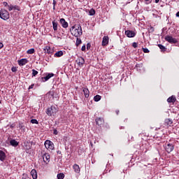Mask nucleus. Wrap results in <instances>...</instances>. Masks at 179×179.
Returning a JSON list of instances; mask_svg holds the SVG:
<instances>
[{
  "label": "nucleus",
  "mask_w": 179,
  "mask_h": 179,
  "mask_svg": "<svg viewBox=\"0 0 179 179\" xmlns=\"http://www.w3.org/2000/svg\"><path fill=\"white\" fill-rule=\"evenodd\" d=\"M70 31L74 37H80L83 32L82 31V27L80 24L74 25L70 29Z\"/></svg>",
  "instance_id": "obj_1"
},
{
  "label": "nucleus",
  "mask_w": 179,
  "mask_h": 179,
  "mask_svg": "<svg viewBox=\"0 0 179 179\" xmlns=\"http://www.w3.org/2000/svg\"><path fill=\"white\" fill-rule=\"evenodd\" d=\"M58 113V107L52 106L50 108H48L46 114L50 117H55Z\"/></svg>",
  "instance_id": "obj_2"
},
{
  "label": "nucleus",
  "mask_w": 179,
  "mask_h": 179,
  "mask_svg": "<svg viewBox=\"0 0 179 179\" xmlns=\"http://www.w3.org/2000/svg\"><path fill=\"white\" fill-rule=\"evenodd\" d=\"M10 17L9 12L5 9L0 10V18L3 20H8Z\"/></svg>",
  "instance_id": "obj_3"
},
{
  "label": "nucleus",
  "mask_w": 179,
  "mask_h": 179,
  "mask_svg": "<svg viewBox=\"0 0 179 179\" xmlns=\"http://www.w3.org/2000/svg\"><path fill=\"white\" fill-rule=\"evenodd\" d=\"M164 40L170 44H177L178 43V41L176 38H173V36L169 35L165 36Z\"/></svg>",
  "instance_id": "obj_4"
},
{
  "label": "nucleus",
  "mask_w": 179,
  "mask_h": 179,
  "mask_svg": "<svg viewBox=\"0 0 179 179\" xmlns=\"http://www.w3.org/2000/svg\"><path fill=\"white\" fill-rule=\"evenodd\" d=\"M45 147L46 149H54V144L49 140L45 141Z\"/></svg>",
  "instance_id": "obj_5"
},
{
  "label": "nucleus",
  "mask_w": 179,
  "mask_h": 179,
  "mask_svg": "<svg viewBox=\"0 0 179 179\" xmlns=\"http://www.w3.org/2000/svg\"><path fill=\"white\" fill-rule=\"evenodd\" d=\"M165 150L167 153H171L174 150V145L173 144L168 143L165 147Z\"/></svg>",
  "instance_id": "obj_6"
},
{
  "label": "nucleus",
  "mask_w": 179,
  "mask_h": 179,
  "mask_svg": "<svg viewBox=\"0 0 179 179\" xmlns=\"http://www.w3.org/2000/svg\"><path fill=\"white\" fill-rule=\"evenodd\" d=\"M76 62L78 64V66H83V65H85V59L82 57H78L76 60Z\"/></svg>",
  "instance_id": "obj_7"
},
{
  "label": "nucleus",
  "mask_w": 179,
  "mask_h": 179,
  "mask_svg": "<svg viewBox=\"0 0 179 179\" xmlns=\"http://www.w3.org/2000/svg\"><path fill=\"white\" fill-rule=\"evenodd\" d=\"M43 159L44 163H46V164H48V163H50V154L45 153L43 155Z\"/></svg>",
  "instance_id": "obj_8"
},
{
  "label": "nucleus",
  "mask_w": 179,
  "mask_h": 179,
  "mask_svg": "<svg viewBox=\"0 0 179 179\" xmlns=\"http://www.w3.org/2000/svg\"><path fill=\"white\" fill-rule=\"evenodd\" d=\"M125 34L127 35V37L132 38V37H135L136 34H135L134 31L127 30V31H125Z\"/></svg>",
  "instance_id": "obj_9"
},
{
  "label": "nucleus",
  "mask_w": 179,
  "mask_h": 179,
  "mask_svg": "<svg viewBox=\"0 0 179 179\" xmlns=\"http://www.w3.org/2000/svg\"><path fill=\"white\" fill-rule=\"evenodd\" d=\"M52 76H54V73H48L46 75V76L42 77L41 79H42L43 82H47V80H48L49 79H51V78H52Z\"/></svg>",
  "instance_id": "obj_10"
},
{
  "label": "nucleus",
  "mask_w": 179,
  "mask_h": 179,
  "mask_svg": "<svg viewBox=\"0 0 179 179\" xmlns=\"http://www.w3.org/2000/svg\"><path fill=\"white\" fill-rule=\"evenodd\" d=\"M108 36H105L103 37V40H102V46L103 47H106V45H108Z\"/></svg>",
  "instance_id": "obj_11"
},
{
  "label": "nucleus",
  "mask_w": 179,
  "mask_h": 179,
  "mask_svg": "<svg viewBox=\"0 0 179 179\" xmlns=\"http://www.w3.org/2000/svg\"><path fill=\"white\" fill-rule=\"evenodd\" d=\"M27 62H29V60H27V59H21L18 60V65H20V66H24V65H26Z\"/></svg>",
  "instance_id": "obj_12"
},
{
  "label": "nucleus",
  "mask_w": 179,
  "mask_h": 179,
  "mask_svg": "<svg viewBox=\"0 0 179 179\" xmlns=\"http://www.w3.org/2000/svg\"><path fill=\"white\" fill-rule=\"evenodd\" d=\"M60 23L64 29H66L69 26L68 22L64 18L60 19Z\"/></svg>",
  "instance_id": "obj_13"
},
{
  "label": "nucleus",
  "mask_w": 179,
  "mask_h": 179,
  "mask_svg": "<svg viewBox=\"0 0 179 179\" xmlns=\"http://www.w3.org/2000/svg\"><path fill=\"white\" fill-rule=\"evenodd\" d=\"M95 122L96 125H99L100 127L101 125H103V124H104V120L101 117H98L95 119Z\"/></svg>",
  "instance_id": "obj_14"
},
{
  "label": "nucleus",
  "mask_w": 179,
  "mask_h": 179,
  "mask_svg": "<svg viewBox=\"0 0 179 179\" xmlns=\"http://www.w3.org/2000/svg\"><path fill=\"white\" fill-rule=\"evenodd\" d=\"M83 92L84 93L85 99H88L89 94L90 93V92L89 91V89L85 88V87H83Z\"/></svg>",
  "instance_id": "obj_15"
},
{
  "label": "nucleus",
  "mask_w": 179,
  "mask_h": 179,
  "mask_svg": "<svg viewBox=\"0 0 179 179\" xmlns=\"http://www.w3.org/2000/svg\"><path fill=\"white\" fill-rule=\"evenodd\" d=\"M176 101H177V99L176 98V96H174V95H172L167 99L168 103H176Z\"/></svg>",
  "instance_id": "obj_16"
},
{
  "label": "nucleus",
  "mask_w": 179,
  "mask_h": 179,
  "mask_svg": "<svg viewBox=\"0 0 179 179\" xmlns=\"http://www.w3.org/2000/svg\"><path fill=\"white\" fill-rule=\"evenodd\" d=\"M165 125H166V127H171V125H173V120L169 118V119H166L165 120Z\"/></svg>",
  "instance_id": "obj_17"
},
{
  "label": "nucleus",
  "mask_w": 179,
  "mask_h": 179,
  "mask_svg": "<svg viewBox=\"0 0 179 179\" xmlns=\"http://www.w3.org/2000/svg\"><path fill=\"white\" fill-rule=\"evenodd\" d=\"M6 157V155L2 150H0V160L1 162H3Z\"/></svg>",
  "instance_id": "obj_18"
},
{
  "label": "nucleus",
  "mask_w": 179,
  "mask_h": 179,
  "mask_svg": "<svg viewBox=\"0 0 179 179\" xmlns=\"http://www.w3.org/2000/svg\"><path fill=\"white\" fill-rule=\"evenodd\" d=\"M31 176L33 179H37V171H36V169H32L31 171Z\"/></svg>",
  "instance_id": "obj_19"
},
{
  "label": "nucleus",
  "mask_w": 179,
  "mask_h": 179,
  "mask_svg": "<svg viewBox=\"0 0 179 179\" xmlns=\"http://www.w3.org/2000/svg\"><path fill=\"white\" fill-rule=\"evenodd\" d=\"M10 145H11V146H14V148H16V146L19 145V143L16 140L13 139L10 141Z\"/></svg>",
  "instance_id": "obj_20"
},
{
  "label": "nucleus",
  "mask_w": 179,
  "mask_h": 179,
  "mask_svg": "<svg viewBox=\"0 0 179 179\" xmlns=\"http://www.w3.org/2000/svg\"><path fill=\"white\" fill-rule=\"evenodd\" d=\"M73 169L75 173H80V168L79 167V165H78L76 164H74L73 166Z\"/></svg>",
  "instance_id": "obj_21"
},
{
  "label": "nucleus",
  "mask_w": 179,
  "mask_h": 179,
  "mask_svg": "<svg viewBox=\"0 0 179 179\" xmlns=\"http://www.w3.org/2000/svg\"><path fill=\"white\" fill-rule=\"evenodd\" d=\"M52 26H53V29L55 31H57L58 30V22L55 21H52Z\"/></svg>",
  "instance_id": "obj_22"
},
{
  "label": "nucleus",
  "mask_w": 179,
  "mask_h": 179,
  "mask_svg": "<svg viewBox=\"0 0 179 179\" xmlns=\"http://www.w3.org/2000/svg\"><path fill=\"white\" fill-rule=\"evenodd\" d=\"M62 55H64V52H62V50H59L55 54V57H62Z\"/></svg>",
  "instance_id": "obj_23"
},
{
  "label": "nucleus",
  "mask_w": 179,
  "mask_h": 179,
  "mask_svg": "<svg viewBox=\"0 0 179 179\" xmlns=\"http://www.w3.org/2000/svg\"><path fill=\"white\" fill-rule=\"evenodd\" d=\"M44 51L47 54H51V48L50 46H45V48H44Z\"/></svg>",
  "instance_id": "obj_24"
},
{
  "label": "nucleus",
  "mask_w": 179,
  "mask_h": 179,
  "mask_svg": "<svg viewBox=\"0 0 179 179\" xmlns=\"http://www.w3.org/2000/svg\"><path fill=\"white\" fill-rule=\"evenodd\" d=\"M89 15H90V16H94V15H96V10L92 8L89 11Z\"/></svg>",
  "instance_id": "obj_25"
},
{
  "label": "nucleus",
  "mask_w": 179,
  "mask_h": 179,
  "mask_svg": "<svg viewBox=\"0 0 179 179\" xmlns=\"http://www.w3.org/2000/svg\"><path fill=\"white\" fill-rule=\"evenodd\" d=\"M94 101H100L101 100V96L100 95H96L94 97Z\"/></svg>",
  "instance_id": "obj_26"
},
{
  "label": "nucleus",
  "mask_w": 179,
  "mask_h": 179,
  "mask_svg": "<svg viewBox=\"0 0 179 179\" xmlns=\"http://www.w3.org/2000/svg\"><path fill=\"white\" fill-rule=\"evenodd\" d=\"M158 47H159V48H160V50H162V51H166V50H167L166 48V47H164L163 45H162V44H159L158 45Z\"/></svg>",
  "instance_id": "obj_27"
},
{
  "label": "nucleus",
  "mask_w": 179,
  "mask_h": 179,
  "mask_svg": "<svg viewBox=\"0 0 179 179\" xmlns=\"http://www.w3.org/2000/svg\"><path fill=\"white\" fill-rule=\"evenodd\" d=\"M76 44L77 45V47H78V45H80V44H82V39L77 37Z\"/></svg>",
  "instance_id": "obj_28"
},
{
  "label": "nucleus",
  "mask_w": 179,
  "mask_h": 179,
  "mask_svg": "<svg viewBox=\"0 0 179 179\" xmlns=\"http://www.w3.org/2000/svg\"><path fill=\"white\" fill-rule=\"evenodd\" d=\"M58 179H63L65 178V175L64 173H59L57 174Z\"/></svg>",
  "instance_id": "obj_29"
},
{
  "label": "nucleus",
  "mask_w": 179,
  "mask_h": 179,
  "mask_svg": "<svg viewBox=\"0 0 179 179\" xmlns=\"http://www.w3.org/2000/svg\"><path fill=\"white\" fill-rule=\"evenodd\" d=\"M34 48H31L27 51V54H34Z\"/></svg>",
  "instance_id": "obj_30"
},
{
  "label": "nucleus",
  "mask_w": 179,
  "mask_h": 179,
  "mask_svg": "<svg viewBox=\"0 0 179 179\" xmlns=\"http://www.w3.org/2000/svg\"><path fill=\"white\" fill-rule=\"evenodd\" d=\"M142 50H143V52H145V53H146V54L150 52V51L149 50V49H148V48H143Z\"/></svg>",
  "instance_id": "obj_31"
},
{
  "label": "nucleus",
  "mask_w": 179,
  "mask_h": 179,
  "mask_svg": "<svg viewBox=\"0 0 179 179\" xmlns=\"http://www.w3.org/2000/svg\"><path fill=\"white\" fill-rule=\"evenodd\" d=\"M38 74V71H37L34 69L32 70V76H36Z\"/></svg>",
  "instance_id": "obj_32"
},
{
  "label": "nucleus",
  "mask_w": 179,
  "mask_h": 179,
  "mask_svg": "<svg viewBox=\"0 0 179 179\" xmlns=\"http://www.w3.org/2000/svg\"><path fill=\"white\" fill-rule=\"evenodd\" d=\"M13 5L10 4V6L8 5V10L9 12H10L11 10H13L14 8H13Z\"/></svg>",
  "instance_id": "obj_33"
},
{
  "label": "nucleus",
  "mask_w": 179,
  "mask_h": 179,
  "mask_svg": "<svg viewBox=\"0 0 179 179\" xmlns=\"http://www.w3.org/2000/svg\"><path fill=\"white\" fill-rule=\"evenodd\" d=\"M31 124H38V121H37L36 119L31 120Z\"/></svg>",
  "instance_id": "obj_34"
},
{
  "label": "nucleus",
  "mask_w": 179,
  "mask_h": 179,
  "mask_svg": "<svg viewBox=\"0 0 179 179\" xmlns=\"http://www.w3.org/2000/svg\"><path fill=\"white\" fill-rule=\"evenodd\" d=\"M14 10H20V7L19 6H13Z\"/></svg>",
  "instance_id": "obj_35"
},
{
  "label": "nucleus",
  "mask_w": 179,
  "mask_h": 179,
  "mask_svg": "<svg viewBox=\"0 0 179 179\" xmlns=\"http://www.w3.org/2000/svg\"><path fill=\"white\" fill-rule=\"evenodd\" d=\"M132 47H134V48H138V43L136 42H134L132 44Z\"/></svg>",
  "instance_id": "obj_36"
},
{
  "label": "nucleus",
  "mask_w": 179,
  "mask_h": 179,
  "mask_svg": "<svg viewBox=\"0 0 179 179\" xmlns=\"http://www.w3.org/2000/svg\"><path fill=\"white\" fill-rule=\"evenodd\" d=\"M3 6H5L6 8L9 6V4H8V2H6V1L3 2Z\"/></svg>",
  "instance_id": "obj_37"
},
{
  "label": "nucleus",
  "mask_w": 179,
  "mask_h": 179,
  "mask_svg": "<svg viewBox=\"0 0 179 179\" xmlns=\"http://www.w3.org/2000/svg\"><path fill=\"white\" fill-rule=\"evenodd\" d=\"M92 47V45L90 43L87 44V50H90V48Z\"/></svg>",
  "instance_id": "obj_38"
},
{
  "label": "nucleus",
  "mask_w": 179,
  "mask_h": 179,
  "mask_svg": "<svg viewBox=\"0 0 179 179\" xmlns=\"http://www.w3.org/2000/svg\"><path fill=\"white\" fill-rule=\"evenodd\" d=\"M11 71L12 72H16L17 71V69H16V67H12Z\"/></svg>",
  "instance_id": "obj_39"
},
{
  "label": "nucleus",
  "mask_w": 179,
  "mask_h": 179,
  "mask_svg": "<svg viewBox=\"0 0 179 179\" xmlns=\"http://www.w3.org/2000/svg\"><path fill=\"white\" fill-rule=\"evenodd\" d=\"M53 134L54 135H58V131L56 129H54Z\"/></svg>",
  "instance_id": "obj_40"
},
{
  "label": "nucleus",
  "mask_w": 179,
  "mask_h": 179,
  "mask_svg": "<svg viewBox=\"0 0 179 179\" xmlns=\"http://www.w3.org/2000/svg\"><path fill=\"white\" fill-rule=\"evenodd\" d=\"M29 178L27 177V175H26V174H23L22 175V179H28Z\"/></svg>",
  "instance_id": "obj_41"
},
{
  "label": "nucleus",
  "mask_w": 179,
  "mask_h": 179,
  "mask_svg": "<svg viewBox=\"0 0 179 179\" xmlns=\"http://www.w3.org/2000/svg\"><path fill=\"white\" fill-rule=\"evenodd\" d=\"M81 50L83 51H86V45H83L82 48H81Z\"/></svg>",
  "instance_id": "obj_42"
},
{
  "label": "nucleus",
  "mask_w": 179,
  "mask_h": 179,
  "mask_svg": "<svg viewBox=\"0 0 179 179\" xmlns=\"http://www.w3.org/2000/svg\"><path fill=\"white\" fill-rule=\"evenodd\" d=\"M33 87H34V84L31 85L29 87V90L33 89Z\"/></svg>",
  "instance_id": "obj_43"
},
{
  "label": "nucleus",
  "mask_w": 179,
  "mask_h": 179,
  "mask_svg": "<svg viewBox=\"0 0 179 179\" xmlns=\"http://www.w3.org/2000/svg\"><path fill=\"white\" fill-rule=\"evenodd\" d=\"M20 129H24V126L20 124Z\"/></svg>",
  "instance_id": "obj_44"
},
{
  "label": "nucleus",
  "mask_w": 179,
  "mask_h": 179,
  "mask_svg": "<svg viewBox=\"0 0 179 179\" xmlns=\"http://www.w3.org/2000/svg\"><path fill=\"white\" fill-rule=\"evenodd\" d=\"M1 48H3V43H0V50Z\"/></svg>",
  "instance_id": "obj_45"
},
{
  "label": "nucleus",
  "mask_w": 179,
  "mask_h": 179,
  "mask_svg": "<svg viewBox=\"0 0 179 179\" xmlns=\"http://www.w3.org/2000/svg\"><path fill=\"white\" fill-rule=\"evenodd\" d=\"M115 113H116L117 115H118V114H120V110H117L115 111Z\"/></svg>",
  "instance_id": "obj_46"
},
{
  "label": "nucleus",
  "mask_w": 179,
  "mask_h": 179,
  "mask_svg": "<svg viewBox=\"0 0 179 179\" xmlns=\"http://www.w3.org/2000/svg\"><path fill=\"white\" fill-rule=\"evenodd\" d=\"M56 4H57V1H53V6H55Z\"/></svg>",
  "instance_id": "obj_47"
},
{
  "label": "nucleus",
  "mask_w": 179,
  "mask_h": 179,
  "mask_svg": "<svg viewBox=\"0 0 179 179\" xmlns=\"http://www.w3.org/2000/svg\"><path fill=\"white\" fill-rule=\"evenodd\" d=\"M160 0H155V3H159Z\"/></svg>",
  "instance_id": "obj_48"
},
{
  "label": "nucleus",
  "mask_w": 179,
  "mask_h": 179,
  "mask_svg": "<svg viewBox=\"0 0 179 179\" xmlns=\"http://www.w3.org/2000/svg\"><path fill=\"white\" fill-rule=\"evenodd\" d=\"M176 17H179V11L176 13Z\"/></svg>",
  "instance_id": "obj_49"
},
{
  "label": "nucleus",
  "mask_w": 179,
  "mask_h": 179,
  "mask_svg": "<svg viewBox=\"0 0 179 179\" xmlns=\"http://www.w3.org/2000/svg\"><path fill=\"white\" fill-rule=\"evenodd\" d=\"M31 145H35L34 142L31 141Z\"/></svg>",
  "instance_id": "obj_50"
},
{
  "label": "nucleus",
  "mask_w": 179,
  "mask_h": 179,
  "mask_svg": "<svg viewBox=\"0 0 179 179\" xmlns=\"http://www.w3.org/2000/svg\"><path fill=\"white\" fill-rule=\"evenodd\" d=\"M53 9L54 10H55V6H53Z\"/></svg>",
  "instance_id": "obj_51"
},
{
  "label": "nucleus",
  "mask_w": 179,
  "mask_h": 179,
  "mask_svg": "<svg viewBox=\"0 0 179 179\" xmlns=\"http://www.w3.org/2000/svg\"><path fill=\"white\" fill-rule=\"evenodd\" d=\"M148 152V150H145V151H144V153H146Z\"/></svg>",
  "instance_id": "obj_52"
},
{
  "label": "nucleus",
  "mask_w": 179,
  "mask_h": 179,
  "mask_svg": "<svg viewBox=\"0 0 179 179\" xmlns=\"http://www.w3.org/2000/svg\"><path fill=\"white\" fill-rule=\"evenodd\" d=\"M13 125H11V126H10V128H13Z\"/></svg>",
  "instance_id": "obj_53"
},
{
  "label": "nucleus",
  "mask_w": 179,
  "mask_h": 179,
  "mask_svg": "<svg viewBox=\"0 0 179 179\" xmlns=\"http://www.w3.org/2000/svg\"><path fill=\"white\" fill-rule=\"evenodd\" d=\"M146 1H149V0H145Z\"/></svg>",
  "instance_id": "obj_54"
},
{
  "label": "nucleus",
  "mask_w": 179,
  "mask_h": 179,
  "mask_svg": "<svg viewBox=\"0 0 179 179\" xmlns=\"http://www.w3.org/2000/svg\"><path fill=\"white\" fill-rule=\"evenodd\" d=\"M0 104H1V101H0Z\"/></svg>",
  "instance_id": "obj_55"
}]
</instances>
